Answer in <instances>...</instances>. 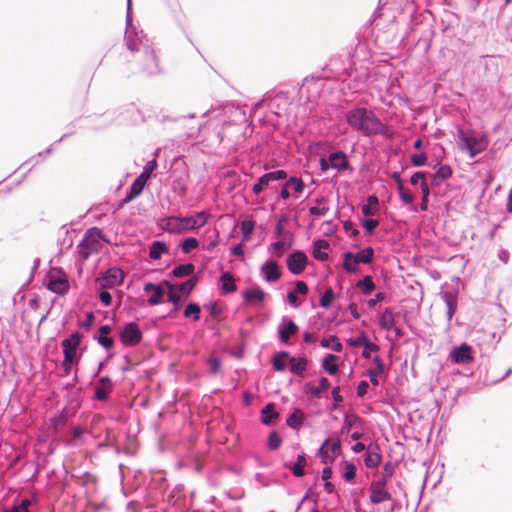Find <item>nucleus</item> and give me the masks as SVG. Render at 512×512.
Masks as SVG:
<instances>
[{
  "label": "nucleus",
  "instance_id": "obj_17",
  "mask_svg": "<svg viewBox=\"0 0 512 512\" xmlns=\"http://www.w3.org/2000/svg\"><path fill=\"white\" fill-rule=\"evenodd\" d=\"M341 453V442L335 440L330 443L329 439H326L318 450V455L321 457L322 463L328 464L333 462L334 457Z\"/></svg>",
  "mask_w": 512,
  "mask_h": 512
},
{
  "label": "nucleus",
  "instance_id": "obj_57",
  "mask_svg": "<svg viewBox=\"0 0 512 512\" xmlns=\"http://www.w3.org/2000/svg\"><path fill=\"white\" fill-rule=\"evenodd\" d=\"M439 296L444 301L445 305H449L450 303H457L458 290L457 289L441 290L439 293Z\"/></svg>",
  "mask_w": 512,
  "mask_h": 512
},
{
  "label": "nucleus",
  "instance_id": "obj_20",
  "mask_svg": "<svg viewBox=\"0 0 512 512\" xmlns=\"http://www.w3.org/2000/svg\"><path fill=\"white\" fill-rule=\"evenodd\" d=\"M472 136L470 138V149L468 150V156L470 159H474L480 153L487 149L489 141L487 137L483 134L475 133L474 131H470Z\"/></svg>",
  "mask_w": 512,
  "mask_h": 512
},
{
  "label": "nucleus",
  "instance_id": "obj_51",
  "mask_svg": "<svg viewBox=\"0 0 512 512\" xmlns=\"http://www.w3.org/2000/svg\"><path fill=\"white\" fill-rule=\"evenodd\" d=\"M512 372V368L508 367L502 375H498L496 373V366L490 365L488 371H487V380L491 381L493 383L499 382L500 380L505 379L508 375H510Z\"/></svg>",
  "mask_w": 512,
  "mask_h": 512
},
{
  "label": "nucleus",
  "instance_id": "obj_41",
  "mask_svg": "<svg viewBox=\"0 0 512 512\" xmlns=\"http://www.w3.org/2000/svg\"><path fill=\"white\" fill-rule=\"evenodd\" d=\"M370 490V501L373 504H380L384 501L392 500L391 494L386 489L370 487Z\"/></svg>",
  "mask_w": 512,
  "mask_h": 512
},
{
  "label": "nucleus",
  "instance_id": "obj_22",
  "mask_svg": "<svg viewBox=\"0 0 512 512\" xmlns=\"http://www.w3.org/2000/svg\"><path fill=\"white\" fill-rule=\"evenodd\" d=\"M448 364H458L464 367L463 371H458L463 375H472V369L470 365L474 362L473 354H448L447 358Z\"/></svg>",
  "mask_w": 512,
  "mask_h": 512
},
{
  "label": "nucleus",
  "instance_id": "obj_16",
  "mask_svg": "<svg viewBox=\"0 0 512 512\" xmlns=\"http://www.w3.org/2000/svg\"><path fill=\"white\" fill-rule=\"evenodd\" d=\"M260 276L267 283H274L280 280L283 274V268L274 260L267 259L260 266Z\"/></svg>",
  "mask_w": 512,
  "mask_h": 512
},
{
  "label": "nucleus",
  "instance_id": "obj_44",
  "mask_svg": "<svg viewBox=\"0 0 512 512\" xmlns=\"http://www.w3.org/2000/svg\"><path fill=\"white\" fill-rule=\"evenodd\" d=\"M199 246V240L196 237H186L179 243V248L182 253L189 254L191 251L197 249Z\"/></svg>",
  "mask_w": 512,
  "mask_h": 512
},
{
  "label": "nucleus",
  "instance_id": "obj_58",
  "mask_svg": "<svg viewBox=\"0 0 512 512\" xmlns=\"http://www.w3.org/2000/svg\"><path fill=\"white\" fill-rule=\"evenodd\" d=\"M96 321V316L94 312L88 311L85 314V319H79L77 321V326L81 329L90 330L94 326Z\"/></svg>",
  "mask_w": 512,
  "mask_h": 512
},
{
  "label": "nucleus",
  "instance_id": "obj_60",
  "mask_svg": "<svg viewBox=\"0 0 512 512\" xmlns=\"http://www.w3.org/2000/svg\"><path fill=\"white\" fill-rule=\"evenodd\" d=\"M93 338L107 352L114 347V339L110 335L95 334Z\"/></svg>",
  "mask_w": 512,
  "mask_h": 512
},
{
  "label": "nucleus",
  "instance_id": "obj_1",
  "mask_svg": "<svg viewBox=\"0 0 512 512\" xmlns=\"http://www.w3.org/2000/svg\"><path fill=\"white\" fill-rule=\"evenodd\" d=\"M126 6V28L124 34L126 47L131 52L139 51L140 47H142L143 60L141 62V71L149 77L159 75L162 73V70L154 48L148 44H143V31H139L134 25L132 0H127Z\"/></svg>",
  "mask_w": 512,
  "mask_h": 512
},
{
  "label": "nucleus",
  "instance_id": "obj_24",
  "mask_svg": "<svg viewBox=\"0 0 512 512\" xmlns=\"http://www.w3.org/2000/svg\"><path fill=\"white\" fill-rule=\"evenodd\" d=\"M147 183L142 180V177H136L131 185L126 189L124 196V203H130L136 199L144 190Z\"/></svg>",
  "mask_w": 512,
  "mask_h": 512
},
{
  "label": "nucleus",
  "instance_id": "obj_43",
  "mask_svg": "<svg viewBox=\"0 0 512 512\" xmlns=\"http://www.w3.org/2000/svg\"><path fill=\"white\" fill-rule=\"evenodd\" d=\"M337 299V294L332 288H328L319 299V306L324 309H330L333 302Z\"/></svg>",
  "mask_w": 512,
  "mask_h": 512
},
{
  "label": "nucleus",
  "instance_id": "obj_27",
  "mask_svg": "<svg viewBox=\"0 0 512 512\" xmlns=\"http://www.w3.org/2000/svg\"><path fill=\"white\" fill-rule=\"evenodd\" d=\"M82 340V334L78 331H73L61 342L62 352H76V349L80 345Z\"/></svg>",
  "mask_w": 512,
  "mask_h": 512
},
{
  "label": "nucleus",
  "instance_id": "obj_13",
  "mask_svg": "<svg viewBox=\"0 0 512 512\" xmlns=\"http://www.w3.org/2000/svg\"><path fill=\"white\" fill-rule=\"evenodd\" d=\"M125 273L120 266H111L101 272L99 277V286L101 288L118 287L123 284Z\"/></svg>",
  "mask_w": 512,
  "mask_h": 512
},
{
  "label": "nucleus",
  "instance_id": "obj_7",
  "mask_svg": "<svg viewBox=\"0 0 512 512\" xmlns=\"http://www.w3.org/2000/svg\"><path fill=\"white\" fill-rule=\"evenodd\" d=\"M318 346L331 349L332 352H342V343L335 334L319 339V335L316 332L305 330L301 336L302 349H315Z\"/></svg>",
  "mask_w": 512,
  "mask_h": 512
},
{
  "label": "nucleus",
  "instance_id": "obj_49",
  "mask_svg": "<svg viewBox=\"0 0 512 512\" xmlns=\"http://www.w3.org/2000/svg\"><path fill=\"white\" fill-rule=\"evenodd\" d=\"M306 465V456L305 454H299L297 456V461L294 463L290 469L295 477H302L305 475L304 467Z\"/></svg>",
  "mask_w": 512,
  "mask_h": 512
},
{
  "label": "nucleus",
  "instance_id": "obj_64",
  "mask_svg": "<svg viewBox=\"0 0 512 512\" xmlns=\"http://www.w3.org/2000/svg\"><path fill=\"white\" fill-rule=\"evenodd\" d=\"M270 182L286 180L288 178V174L284 169H276L266 173Z\"/></svg>",
  "mask_w": 512,
  "mask_h": 512
},
{
  "label": "nucleus",
  "instance_id": "obj_3",
  "mask_svg": "<svg viewBox=\"0 0 512 512\" xmlns=\"http://www.w3.org/2000/svg\"><path fill=\"white\" fill-rule=\"evenodd\" d=\"M347 124L364 137L385 135L387 127L383 121L371 110L363 106H353L345 112Z\"/></svg>",
  "mask_w": 512,
  "mask_h": 512
},
{
  "label": "nucleus",
  "instance_id": "obj_6",
  "mask_svg": "<svg viewBox=\"0 0 512 512\" xmlns=\"http://www.w3.org/2000/svg\"><path fill=\"white\" fill-rule=\"evenodd\" d=\"M327 78L325 76L314 75L308 76L303 79L302 85L298 90L299 100H305L307 103H317L324 94V87Z\"/></svg>",
  "mask_w": 512,
  "mask_h": 512
},
{
  "label": "nucleus",
  "instance_id": "obj_56",
  "mask_svg": "<svg viewBox=\"0 0 512 512\" xmlns=\"http://www.w3.org/2000/svg\"><path fill=\"white\" fill-rule=\"evenodd\" d=\"M269 183H270V181H269L266 173H264L263 175H261L258 178L256 183H254V185L252 186V192L256 196H259L264 191V189L268 188Z\"/></svg>",
  "mask_w": 512,
  "mask_h": 512
},
{
  "label": "nucleus",
  "instance_id": "obj_63",
  "mask_svg": "<svg viewBox=\"0 0 512 512\" xmlns=\"http://www.w3.org/2000/svg\"><path fill=\"white\" fill-rule=\"evenodd\" d=\"M427 159H428V155L426 152H419V153L412 154L410 156L411 164L417 168L425 166L427 163Z\"/></svg>",
  "mask_w": 512,
  "mask_h": 512
},
{
  "label": "nucleus",
  "instance_id": "obj_14",
  "mask_svg": "<svg viewBox=\"0 0 512 512\" xmlns=\"http://www.w3.org/2000/svg\"><path fill=\"white\" fill-rule=\"evenodd\" d=\"M308 257L302 250H295L286 258V266L292 275H300L308 265Z\"/></svg>",
  "mask_w": 512,
  "mask_h": 512
},
{
  "label": "nucleus",
  "instance_id": "obj_54",
  "mask_svg": "<svg viewBox=\"0 0 512 512\" xmlns=\"http://www.w3.org/2000/svg\"><path fill=\"white\" fill-rule=\"evenodd\" d=\"M322 367L330 375H335L338 372V365L336 363L335 354H328V356L322 361Z\"/></svg>",
  "mask_w": 512,
  "mask_h": 512
},
{
  "label": "nucleus",
  "instance_id": "obj_23",
  "mask_svg": "<svg viewBox=\"0 0 512 512\" xmlns=\"http://www.w3.org/2000/svg\"><path fill=\"white\" fill-rule=\"evenodd\" d=\"M241 296L245 302H257L259 304H263L266 301L267 293L261 287L255 286L252 289H244Z\"/></svg>",
  "mask_w": 512,
  "mask_h": 512
},
{
  "label": "nucleus",
  "instance_id": "obj_42",
  "mask_svg": "<svg viewBox=\"0 0 512 512\" xmlns=\"http://www.w3.org/2000/svg\"><path fill=\"white\" fill-rule=\"evenodd\" d=\"M359 222L366 236L374 235L375 229L379 226V221L374 218L360 217Z\"/></svg>",
  "mask_w": 512,
  "mask_h": 512
},
{
  "label": "nucleus",
  "instance_id": "obj_25",
  "mask_svg": "<svg viewBox=\"0 0 512 512\" xmlns=\"http://www.w3.org/2000/svg\"><path fill=\"white\" fill-rule=\"evenodd\" d=\"M200 274L191 275L186 281L177 284V290L183 299H187L200 281Z\"/></svg>",
  "mask_w": 512,
  "mask_h": 512
},
{
  "label": "nucleus",
  "instance_id": "obj_9",
  "mask_svg": "<svg viewBox=\"0 0 512 512\" xmlns=\"http://www.w3.org/2000/svg\"><path fill=\"white\" fill-rule=\"evenodd\" d=\"M43 286L58 296H65L70 290L69 278L62 269L47 273L43 279Z\"/></svg>",
  "mask_w": 512,
  "mask_h": 512
},
{
  "label": "nucleus",
  "instance_id": "obj_62",
  "mask_svg": "<svg viewBox=\"0 0 512 512\" xmlns=\"http://www.w3.org/2000/svg\"><path fill=\"white\" fill-rule=\"evenodd\" d=\"M397 192H398V195H399V199L401 200V202L405 205H410L414 202V196L407 192L403 186L402 183H399L398 186H397Z\"/></svg>",
  "mask_w": 512,
  "mask_h": 512
},
{
  "label": "nucleus",
  "instance_id": "obj_37",
  "mask_svg": "<svg viewBox=\"0 0 512 512\" xmlns=\"http://www.w3.org/2000/svg\"><path fill=\"white\" fill-rule=\"evenodd\" d=\"M204 309L209 313V318L212 321H219L225 310L223 306H219L214 300H209L205 303Z\"/></svg>",
  "mask_w": 512,
  "mask_h": 512
},
{
  "label": "nucleus",
  "instance_id": "obj_2",
  "mask_svg": "<svg viewBox=\"0 0 512 512\" xmlns=\"http://www.w3.org/2000/svg\"><path fill=\"white\" fill-rule=\"evenodd\" d=\"M324 71L329 73L325 77L334 79L336 81L346 82L349 81L348 87L357 88L361 83L367 81L369 73L368 69L355 67L354 61L350 58L349 54L333 56L326 64Z\"/></svg>",
  "mask_w": 512,
  "mask_h": 512
},
{
  "label": "nucleus",
  "instance_id": "obj_30",
  "mask_svg": "<svg viewBox=\"0 0 512 512\" xmlns=\"http://www.w3.org/2000/svg\"><path fill=\"white\" fill-rule=\"evenodd\" d=\"M375 257V250L372 246L364 247L363 249L355 252V265L370 264Z\"/></svg>",
  "mask_w": 512,
  "mask_h": 512
},
{
  "label": "nucleus",
  "instance_id": "obj_38",
  "mask_svg": "<svg viewBox=\"0 0 512 512\" xmlns=\"http://www.w3.org/2000/svg\"><path fill=\"white\" fill-rule=\"evenodd\" d=\"M277 99H286V93L281 91L279 92L277 95H275L274 97L271 96L270 93H266L262 100H260L259 102H257L255 104V108H258L260 106H263L264 104H267L268 108L270 110H273L274 108H278L279 107V104L276 103V100Z\"/></svg>",
  "mask_w": 512,
  "mask_h": 512
},
{
  "label": "nucleus",
  "instance_id": "obj_40",
  "mask_svg": "<svg viewBox=\"0 0 512 512\" xmlns=\"http://www.w3.org/2000/svg\"><path fill=\"white\" fill-rule=\"evenodd\" d=\"M183 317L192 321H199L201 317V306L197 302H190L183 311Z\"/></svg>",
  "mask_w": 512,
  "mask_h": 512
},
{
  "label": "nucleus",
  "instance_id": "obj_50",
  "mask_svg": "<svg viewBox=\"0 0 512 512\" xmlns=\"http://www.w3.org/2000/svg\"><path fill=\"white\" fill-rule=\"evenodd\" d=\"M171 190L173 193L177 194L180 197H185L188 192V187L185 184L182 177H178L173 179L171 183Z\"/></svg>",
  "mask_w": 512,
  "mask_h": 512
},
{
  "label": "nucleus",
  "instance_id": "obj_46",
  "mask_svg": "<svg viewBox=\"0 0 512 512\" xmlns=\"http://www.w3.org/2000/svg\"><path fill=\"white\" fill-rule=\"evenodd\" d=\"M205 362L208 367V373L210 375H216L221 372L222 362L215 354H210Z\"/></svg>",
  "mask_w": 512,
  "mask_h": 512
},
{
  "label": "nucleus",
  "instance_id": "obj_59",
  "mask_svg": "<svg viewBox=\"0 0 512 512\" xmlns=\"http://www.w3.org/2000/svg\"><path fill=\"white\" fill-rule=\"evenodd\" d=\"M226 176L232 179V182L229 183V191H234L241 186H243V188L246 187V185L243 183L241 179V176L236 171H228L226 173Z\"/></svg>",
  "mask_w": 512,
  "mask_h": 512
},
{
  "label": "nucleus",
  "instance_id": "obj_53",
  "mask_svg": "<svg viewBox=\"0 0 512 512\" xmlns=\"http://www.w3.org/2000/svg\"><path fill=\"white\" fill-rule=\"evenodd\" d=\"M255 225H256V223L252 219H246V220L242 221L240 229H241V233L243 235V238H242L243 242L248 241L251 238V235L255 229Z\"/></svg>",
  "mask_w": 512,
  "mask_h": 512
},
{
  "label": "nucleus",
  "instance_id": "obj_45",
  "mask_svg": "<svg viewBox=\"0 0 512 512\" xmlns=\"http://www.w3.org/2000/svg\"><path fill=\"white\" fill-rule=\"evenodd\" d=\"M80 355L81 354H64V360L62 363L64 373L62 376H68L71 373L72 368L77 364Z\"/></svg>",
  "mask_w": 512,
  "mask_h": 512
},
{
  "label": "nucleus",
  "instance_id": "obj_32",
  "mask_svg": "<svg viewBox=\"0 0 512 512\" xmlns=\"http://www.w3.org/2000/svg\"><path fill=\"white\" fill-rule=\"evenodd\" d=\"M167 252L168 246L165 241L154 240L149 246V257L152 260H160Z\"/></svg>",
  "mask_w": 512,
  "mask_h": 512
},
{
  "label": "nucleus",
  "instance_id": "obj_11",
  "mask_svg": "<svg viewBox=\"0 0 512 512\" xmlns=\"http://www.w3.org/2000/svg\"><path fill=\"white\" fill-rule=\"evenodd\" d=\"M211 218V212L208 209L181 216L183 234L196 231L204 227Z\"/></svg>",
  "mask_w": 512,
  "mask_h": 512
},
{
  "label": "nucleus",
  "instance_id": "obj_34",
  "mask_svg": "<svg viewBox=\"0 0 512 512\" xmlns=\"http://www.w3.org/2000/svg\"><path fill=\"white\" fill-rule=\"evenodd\" d=\"M377 322L382 330L389 331L394 326V315L390 308H385L377 317Z\"/></svg>",
  "mask_w": 512,
  "mask_h": 512
},
{
  "label": "nucleus",
  "instance_id": "obj_48",
  "mask_svg": "<svg viewBox=\"0 0 512 512\" xmlns=\"http://www.w3.org/2000/svg\"><path fill=\"white\" fill-rule=\"evenodd\" d=\"M304 414L301 410H295L286 420L287 425L293 429H299L303 423Z\"/></svg>",
  "mask_w": 512,
  "mask_h": 512
},
{
  "label": "nucleus",
  "instance_id": "obj_10",
  "mask_svg": "<svg viewBox=\"0 0 512 512\" xmlns=\"http://www.w3.org/2000/svg\"><path fill=\"white\" fill-rule=\"evenodd\" d=\"M298 333L299 326L296 322L288 316H283L277 327L278 341L287 347H291L295 343L294 337L297 336Z\"/></svg>",
  "mask_w": 512,
  "mask_h": 512
},
{
  "label": "nucleus",
  "instance_id": "obj_35",
  "mask_svg": "<svg viewBox=\"0 0 512 512\" xmlns=\"http://www.w3.org/2000/svg\"><path fill=\"white\" fill-rule=\"evenodd\" d=\"M378 450V445H375L374 448H372V446L368 448V451L364 458V463L366 467L375 468L380 464L382 457Z\"/></svg>",
  "mask_w": 512,
  "mask_h": 512
},
{
  "label": "nucleus",
  "instance_id": "obj_26",
  "mask_svg": "<svg viewBox=\"0 0 512 512\" xmlns=\"http://www.w3.org/2000/svg\"><path fill=\"white\" fill-rule=\"evenodd\" d=\"M284 184L286 187L289 188V190L291 189L293 191L294 199H299L306 188V184L302 180V178H300L296 175H292V176L288 177L286 179V181L284 182Z\"/></svg>",
  "mask_w": 512,
  "mask_h": 512
},
{
  "label": "nucleus",
  "instance_id": "obj_61",
  "mask_svg": "<svg viewBox=\"0 0 512 512\" xmlns=\"http://www.w3.org/2000/svg\"><path fill=\"white\" fill-rule=\"evenodd\" d=\"M343 229L350 239H360V230L351 221H346L343 225Z\"/></svg>",
  "mask_w": 512,
  "mask_h": 512
},
{
  "label": "nucleus",
  "instance_id": "obj_52",
  "mask_svg": "<svg viewBox=\"0 0 512 512\" xmlns=\"http://www.w3.org/2000/svg\"><path fill=\"white\" fill-rule=\"evenodd\" d=\"M157 168H158L157 160L156 159L149 160L143 167V170L138 177H142V180H144L147 183Z\"/></svg>",
  "mask_w": 512,
  "mask_h": 512
},
{
  "label": "nucleus",
  "instance_id": "obj_39",
  "mask_svg": "<svg viewBox=\"0 0 512 512\" xmlns=\"http://www.w3.org/2000/svg\"><path fill=\"white\" fill-rule=\"evenodd\" d=\"M456 131H457L456 142H457L458 148L461 151L468 153V150L470 149V142H471L470 138L471 137H469L465 133V131L461 125H457Z\"/></svg>",
  "mask_w": 512,
  "mask_h": 512
},
{
  "label": "nucleus",
  "instance_id": "obj_36",
  "mask_svg": "<svg viewBox=\"0 0 512 512\" xmlns=\"http://www.w3.org/2000/svg\"><path fill=\"white\" fill-rule=\"evenodd\" d=\"M329 211V207L327 206V200L324 196H320L316 198V205L309 207V213L315 217H323Z\"/></svg>",
  "mask_w": 512,
  "mask_h": 512
},
{
  "label": "nucleus",
  "instance_id": "obj_29",
  "mask_svg": "<svg viewBox=\"0 0 512 512\" xmlns=\"http://www.w3.org/2000/svg\"><path fill=\"white\" fill-rule=\"evenodd\" d=\"M79 407L78 402H71L69 405L65 406L58 416L55 417L54 421L56 425H63L66 423L68 419L73 417Z\"/></svg>",
  "mask_w": 512,
  "mask_h": 512
},
{
  "label": "nucleus",
  "instance_id": "obj_28",
  "mask_svg": "<svg viewBox=\"0 0 512 512\" xmlns=\"http://www.w3.org/2000/svg\"><path fill=\"white\" fill-rule=\"evenodd\" d=\"M195 273V265L192 262H186L176 265L169 273L168 276L171 278H182L185 276H191Z\"/></svg>",
  "mask_w": 512,
  "mask_h": 512
},
{
  "label": "nucleus",
  "instance_id": "obj_5",
  "mask_svg": "<svg viewBox=\"0 0 512 512\" xmlns=\"http://www.w3.org/2000/svg\"><path fill=\"white\" fill-rule=\"evenodd\" d=\"M320 171L326 174L329 170H335L341 175H351L354 172L348 155L343 150L337 149L323 154L319 158Z\"/></svg>",
  "mask_w": 512,
  "mask_h": 512
},
{
  "label": "nucleus",
  "instance_id": "obj_18",
  "mask_svg": "<svg viewBox=\"0 0 512 512\" xmlns=\"http://www.w3.org/2000/svg\"><path fill=\"white\" fill-rule=\"evenodd\" d=\"M217 287L221 296L230 295L238 289L234 275L230 271H224L221 273L217 282Z\"/></svg>",
  "mask_w": 512,
  "mask_h": 512
},
{
  "label": "nucleus",
  "instance_id": "obj_19",
  "mask_svg": "<svg viewBox=\"0 0 512 512\" xmlns=\"http://www.w3.org/2000/svg\"><path fill=\"white\" fill-rule=\"evenodd\" d=\"M294 235L288 233V238L277 239L270 243L268 246V252L275 258H282L284 251L290 249L294 245Z\"/></svg>",
  "mask_w": 512,
  "mask_h": 512
},
{
  "label": "nucleus",
  "instance_id": "obj_31",
  "mask_svg": "<svg viewBox=\"0 0 512 512\" xmlns=\"http://www.w3.org/2000/svg\"><path fill=\"white\" fill-rule=\"evenodd\" d=\"M341 257L343 259L342 268L348 274H358L359 273V267L355 265V252L344 251L341 254Z\"/></svg>",
  "mask_w": 512,
  "mask_h": 512
},
{
  "label": "nucleus",
  "instance_id": "obj_4",
  "mask_svg": "<svg viewBox=\"0 0 512 512\" xmlns=\"http://www.w3.org/2000/svg\"><path fill=\"white\" fill-rule=\"evenodd\" d=\"M102 242L109 243L104 231L97 226L88 228L76 247L79 259L86 261L92 254L98 253Z\"/></svg>",
  "mask_w": 512,
  "mask_h": 512
},
{
  "label": "nucleus",
  "instance_id": "obj_21",
  "mask_svg": "<svg viewBox=\"0 0 512 512\" xmlns=\"http://www.w3.org/2000/svg\"><path fill=\"white\" fill-rule=\"evenodd\" d=\"M434 168H436L434 173H428L431 178L432 187L441 186L442 183L448 180L453 174L452 168L449 164H436L434 165Z\"/></svg>",
  "mask_w": 512,
  "mask_h": 512
},
{
  "label": "nucleus",
  "instance_id": "obj_15",
  "mask_svg": "<svg viewBox=\"0 0 512 512\" xmlns=\"http://www.w3.org/2000/svg\"><path fill=\"white\" fill-rule=\"evenodd\" d=\"M156 226L169 234H183L181 215H163L156 220Z\"/></svg>",
  "mask_w": 512,
  "mask_h": 512
},
{
  "label": "nucleus",
  "instance_id": "obj_12",
  "mask_svg": "<svg viewBox=\"0 0 512 512\" xmlns=\"http://www.w3.org/2000/svg\"><path fill=\"white\" fill-rule=\"evenodd\" d=\"M142 330L135 321L125 323L118 331V338L124 347H132L142 340Z\"/></svg>",
  "mask_w": 512,
  "mask_h": 512
},
{
  "label": "nucleus",
  "instance_id": "obj_8",
  "mask_svg": "<svg viewBox=\"0 0 512 512\" xmlns=\"http://www.w3.org/2000/svg\"><path fill=\"white\" fill-rule=\"evenodd\" d=\"M305 357H293L291 354H274L273 368L277 371H289L295 375H302L307 369Z\"/></svg>",
  "mask_w": 512,
  "mask_h": 512
},
{
  "label": "nucleus",
  "instance_id": "obj_55",
  "mask_svg": "<svg viewBox=\"0 0 512 512\" xmlns=\"http://www.w3.org/2000/svg\"><path fill=\"white\" fill-rule=\"evenodd\" d=\"M70 135H71V133H66V134L62 135V137H60L53 144H51L48 148H46L45 151L39 152L36 155L32 156L30 159H28L26 162H24L22 164V166L28 164L29 162L33 161L36 158H44L45 156L50 155L53 152L54 145L61 143L64 139H66Z\"/></svg>",
  "mask_w": 512,
  "mask_h": 512
},
{
  "label": "nucleus",
  "instance_id": "obj_47",
  "mask_svg": "<svg viewBox=\"0 0 512 512\" xmlns=\"http://www.w3.org/2000/svg\"><path fill=\"white\" fill-rule=\"evenodd\" d=\"M262 417L261 421L265 425H270L272 423V420L276 417H278V413L275 410V407L272 403L267 404L262 409Z\"/></svg>",
  "mask_w": 512,
  "mask_h": 512
},
{
  "label": "nucleus",
  "instance_id": "obj_33",
  "mask_svg": "<svg viewBox=\"0 0 512 512\" xmlns=\"http://www.w3.org/2000/svg\"><path fill=\"white\" fill-rule=\"evenodd\" d=\"M355 287L360 289L362 294L365 296H370L372 292L376 289V285L373 280L372 275H365L361 279H359L355 283Z\"/></svg>",
  "mask_w": 512,
  "mask_h": 512
}]
</instances>
